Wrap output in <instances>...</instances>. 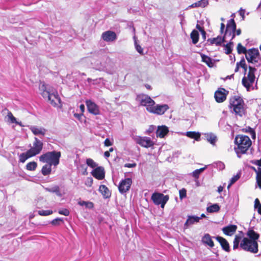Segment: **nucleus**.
I'll return each mask as SVG.
<instances>
[{
  "label": "nucleus",
  "mask_w": 261,
  "mask_h": 261,
  "mask_svg": "<svg viewBox=\"0 0 261 261\" xmlns=\"http://www.w3.org/2000/svg\"><path fill=\"white\" fill-rule=\"evenodd\" d=\"M234 151L239 158L242 154L246 153L252 144V142L249 137L245 135H239L236 136L234 139Z\"/></svg>",
  "instance_id": "f257e3e1"
},
{
  "label": "nucleus",
  "mask_w": 261,
  "mask_h": 261,
  "mask_svg": "<svg viewBox=\"0 0 261 261\" xmlns=\"http://www.w3.org/2000/svg\"><path fill=\"white\" fill-rule=\"evenodd\" d=\"M229 109L236 116H242L245 112V104L243 99L234 96L229 99Z\"/></svg>",
  "instance_id": "f03ea898"
},
{
  "label": "nucleus",
  "mask_w": 261,
  "mask_h": 261,
  "mask_svg": "<svg viewBox=\"0 0 261 261\" xmlns=\"http://www.w3.org/2000/svg\"><path fill=\"white\" fill-rule=\"evenodd\" d=\"M61 156L60 151H48L40 155L39 160L41 162L56 166L59 164Z\"/></svg>",
  "instance_id": "7ed1b4c3"
},
{
  "label": "nucleus",
  "mask_w": 261,
  "mask_h": 261,
  "mask_svg": "<svg viewBox=\"0 0 261 261\" xmlns=\"http://www.w3.org/2000/svg\"><path fill=\"white\" fill-rule=\"evenodd\" d=\"M245 57L248 62L253 64L254 66L258 67L261 65V58L257 49L253 48L248 49L246 53Z\"/></svg>",
  "instance_id": "20e7f679"
},
{
  "label": "nucleus",
  "mask_w": 261,
  "mask_h": 261,
  "mask_svg": "<svg viewBox=\"0 0 261 261\" xmlns=\"http://www.w3.org/2000/svg\"><path fill=\"white\" fill-rule=\"evenodd\" d=\"M240 247L245 251L253 253H256L258 251L257 242L247 238H244L242 240L240 243Z\"/></svg>",
  "instance_id": "39448f33"
},
{
  "label": "nucleus",
  "mask_w": 261,
  "mask_h": 261,
  "mask_svg": "<svg viewBox=\"0 0 261 261\" xmlns=\"http://www.w3.org/2000/svg\"><path fill=\"white\" fill-rule=\"evenodd\" d=\"M110 59L107 56H102L99 61L97 60L94 63L95 68L96 70L106 71L110 73Z\"/></svg>",
  "instance_id": "423d86ee"
},
{
  "label": "nucleus",
  "mask_w": 261,
  "mask_h": 261,
  "mask_svg": "<svg viewBox=\"0 0 261 261\" xmlns=\"http://www.w3.org/2000/svg\"><path fill=\"white\" fill-rule=\"evenodd\" d=\"M256 71L255 67L249 66V72L247 76H244L242 79V84L246 87L248 91L253 85L255 81L254 72Z\"/></svg>",
  "instance_id": "0eeeda50"
},
{
  "label": "nucleus",
  "mask_w": 261,
  "mask_h": 261,
  "mask_svg": "<svg viewBox=\"0 0 261 261\" xmlns=\"http://www.w3.org/2000/svg\"><path fill=\"white\" fill-rule=\"evenodd\" d=\"M137 100L140 105L146 107L148 112L151 111L153 106L155 105V102L150 97L145 94H140L137 97Z\"/></svg>",
  "instance_id": "6e6552de"
},
{
  "label": "nucleus",
  "mask_w": 261,
  "mask_h": 261,
  "mask_svg": "<svg viewBox=\"0 0 261 261\" xmlns=\"http://www.w3.org/2000/svg\"><path fill=\"white\" fill-rule=\"evenodd\" d=\"M236 29V24L234 19H230L227 24L225 33L223 36L225 41L228 38L231 41L234 38Z\"/></svg>",
  "instance_id": "1a4fd4ad"
},
{
  "label": "nucleus",
  "mask_w": 261,
  "mask_h": 261,
  "mask_svg": "<svg viewBox=\"0 0 261 261\" xmlns=\"http://www.w3.org/2000/svg\"><path fill=\"white\" fill-rule=\"evenodd\" d=\"M151 199L155 205H161V207L163 208L169 200V196L155 192L152 194Z\"/></svg>",
  "instance_id": "9d476101"
},
{
  "label": "nucleus",
  "mask_w": 261,
  "mask_h": 261,
  "mask_svg": "<svg viewBox=\"0 0 261 261\" xmlns=\"http://www.w3.org/2000/svg\"><path fill=\"white\" fill-rule=\"evenodd\" d=\"M44 95L46 96L48 100L51 105L54 107H58L61 105V99L56 90H51L50 93L45 92Z\"/></svg>",
  "instance_id": "9b49d317"
},
{
  "label": "nucleus",
  "mask_w": 261,
  "mask_h": 261,
  "mask_svg": "<svg viewBox=\"0 0 261 261\" xmlns=\"http://www.w3.org/2000/svg\"><path fill=\"white\" fill-rule=\"evenodd\" d=\"M43 142L37 138L35 137L33 143V146L29 150H28L29 153H30L33 156H34L41 152L43 149Z\"/></svg>",
  "instance_id": "f8f14e48"
},
{
  "label": "nucleus",
  "mask_w": 261,
  "mask_h": 261,
  "mask_svg": "<svg viewBox=\"0 0 261 261\" xmlns=\"http://www.w3.org/2000/svg\"><path fill=\"white\" fill-rule=\"evenodd\" d=\"M134 140L137 144L145 148L152 147L154 144L151 138L147 137L136 136L134 138Z\"/></svg>",
  "instance_id": "ddd939ff"
},
{
  "label": "nucleus",
  "mask_w": 261,
  "mask_h": 261,
  "mask_svg": "<svg viewBox=\"0 0 261 261\" xmlns=\"http://www.w3.org/2000/svg\"><path fill=\"white\" fill-rule=\"evenodd\" d=\"M132 184V180L130 178H127L122 180L118 186L120 193L124 194L127 192L129 190Z\"/></svg>",
  "instance_id": "4468645a"
},
{
  "label": "nucleus",
  "mask_w": 261,
  "mask_h": 261,
  "mask_svg": "<svg viewBox=\"0 0 261 261\" xmlns=\"http://www.w3.org/2000/svg\"><path fill=\"white\" fill-rule=\"evenodd\" d=\"M228 92L224 88H219L215 93V98L217 102H222L226 98Z\"/></svg>",
  "instance_id": "2eb2a0df"
},
{
  "label": "nucleus",
  "mask_w": 261,
  "mask_h": 261,
  "mask_svg": "<svg viewBox=\"0 0 261 261\" xmlns=\"http://www.w3.org/2000/svg\"><path fill=\"white\" fill-rule=\"evenodd\" d=\"M101 38L106 42H113L116 40L117 35L112 31H107L102 33Z\"/></svg>",
  "instance_id": "dca6fc26"
},
{
  "label": "nucleus",
  "mask_w": 261,
  "mask_h": 261,
  "mask_svg": "<svg viewBox=\"0 0 261 261\" xmlns=\"http://www.w3.org/2000/svg\"><path fill=\"white\" fill-rule=\"evenodd\" d=\"M169 109V107L167 105H158L155 106V105L153 106L151 111H150V113H152L154 114H156L158 115H162L165 113V112Z\"/></svg>",
  "instance_id": "f3484780"
},
{
  "label": "nucleus",
  "mask_w": 261,
  "mask_h": 261,
  "mask_svg": "<svg viewBox=\"0 0 261 261\" xmlns=\"http://www.w3.org/2000/svg\"><path fill=\"white\" fill-rule=\"evenodd\" d=\"M86 104L89 113L95 115H97L99 114V107L91 100H86Z\"/></svg>",
  "instance_id": "a211bd4d"
},
{
  "label": "nucleus",
  "mask_w": 261,
  "mask_h": 261,
  "mask_svg": "<svg viewBox=\"0 0 261 261\" xmlns=\"http://www.w3.org/2000/svg\"><path fill=\"white\" fill-rule=\"evenodd\" d=\"M91 174L96 179L101 180L105 177L104 168L102 167H96L91 172Z\"/></svg>",
  "instance_id": "6ab92c4d"
},
{
  "label": "nucleus",
  "mask_w": 261,
  "mask_h": 261,
  "mask_svg": "<svg viewBox=\"0 0 261 261\" xmlns=\"http://www.w3.org/2000/svg\"><path fill=\"white\" fill-rule=\"evenodd\" d=\"M201 219V217L195 216H188L187 221L184 224V229L188 228L190 226L198 222Z\"/></svg>",
  "instance_id": "aec40b11"
},
{
  "label": "nucleus",
  "mask_w": 261,
  "mask_h": 261,
  "mask_svg": "<svg viewBox=\"0 0 261 261\" xmlns=\"http://www.w3.org/2000/svg\"><path fill=\"white\" fill-rule=\"evenodd\" d=\"M29 128L35 135H41L44 136L46 132V129L44 127H38L35 125L30 126Z\"/></svg>",
  "instance_id": "412c9836"
},
{
  "label": "nucleus",
  "mask_w": 261,
  "mask_h": 261,
  "mask_svg": "<svg viewBox=\"0 0 261 261\" xmlns=\"http://www.w3.org/2000/svg\"><path fill=\"white\" fill-rule=\"evenodd\" d=\"M201 241L203 244L208 246L211 248H213L214 246V243L212 240V238L208 233L204 234L202 238Z\"/></svg>",
  "instance_id": "4be33fe9"
},
{
  "label": "nucleus",
  "mask_w": 261,
  "mask_h": 261,
  "mask_svg": "<svg viewBox=\"0 0 261 261\" xmlns=\"http://www.w3.org/2000/svg\"><path fill=\"white\" fill-rule=\"evenodd\" d=\"M237 226L235 225H229L222 228L224 233L227 236H232L236 231Z\"/></svg>",
  "instance_id": "5701e85b"
},
{
  "label": "nucleus",
  "mask_w": 261,
  "mask_h": 261,
  "mask_svg": "<svg viewBox=\"0 0 261 261\" xmlns=\"http://www.w3.org/2000/svg\"><path fill=\"white\" fill-rule=\"evenodd\" d=\"M168 132V128L167 126L165 125L159 126L156 132V135L158 137L163 138Z\"/></svg>",
  "instance_id": "b1692460"
},
{
  "label": "nucleus",
  "mask_w": 261,
  "mask_h": 261,
  "mask_svg": "<svg viewBox=\"0 0 261 261\" xmlns=\"http://www.w3.org/2000/svg\"><path fill=\"white\" fill-rule=\"evenodd\" d=\"M216 239L220 243L222 248L226 251H229V246L226 239L221 237H217Z\"/></svg>",
  "instance_id": "393cba45"
},
{
  "label": "nucleus",
  "mask_w": 261,
  "mask_h": 261,
  "mask_svg": "<svg viewBox=\"0 0 261 261\" xmlns=\"http://www.w3.org/2000/svg\"><path fill=\"white\" fill-rule=\"evenodd\" d=\"M224 41H225L224 38L219 36L216 38H210L207 40V42L211 45L216 44V45H220Z\"/></svg>",
  "instance_id": "a878e982"
},
{
  "label": "nucleus",
  "mask_w": 261,
  "mask_h": 261,
  "mask_svg": "<svg viewBox=\"0 0 261 261\" xmlns=\"http://www.w3.org/2000/svg\"><path fill=\"white\" fill-rule=\"evenodd\" d=\"M99 191L106 198H109L111 196L110 190L105 185H100L99 188Z\"/></svg>",
  "instance_id": "bb28decb"
},
{
  "label": "nucleus",
  "mask_w": 261,
  "mask_h": 261,
  "mask_svg": "<svg viewBox=\"0 0 261 261\" xmlns=\"http://www.w3.org/2000/svg\"><path fill=\"white\" fill-rule=\"evenodd\" d=\"M5 120L6 121L9 123H16L19 124L20 126L21 125V123H19L17 121L15 117L13 116L12 113L10 111L8 112V114L7 116L5 117Z\"/></svg>",
  "instance_id": "cd10ccee"
},
{
  "label": "nucleus",
  "mask_w": 261,
  "mask_h": 261,
  "mask_svg": "<svg viewBox=\"0 0 261 261\" xmlns=\"http://www.w3.org/2000/svg\"><path fill=\"white\" fill-rule=\"evenodd\" d=\"M200 55L202 62H204L210 67L213 66L214 63L212 61V59L210 57L202 54H201Z\"/></svg>",
  "instance_id": "c85d7f7f"
},
{
  "label": "nucleus",
  "mask_w": 261,
  "mask_h": 261,
  "mask_svg": "<svg viewBox=\"0 0 261 261\" xmlns=\"http://www.w3.org/2000/svg\"><path fill=\"white\" fill-rule=\"evenodd\" d=\"M33 156L30 153H29L28 150L26 152L22 153L19 155V161L21 163H24L28 159Z\"/></svg>",
  "instance_id": "c756f323"
},
{
  "label": "nucleus",
  "mask_w": 261,
  "mask_h": 261,
  "mask_svg": "<svg viewBox=\"0 0 261 261\" xmlns=\"http://www.w3.org/2000/svg\"><path fill=\"white\" fill-rule=\"evenodd\" d=\"M51 165H49L48 164L47 165L43 166L41 170L42 174L44 176L49 175L51 171Z\"/></svg>",
  "instance_id": "7c9ffc66"
},
{
  "label": "nucleus",
  "mask_w": 261,
  "mask_h": 261,
  "mask_svg": "<svg viewBox=\"0 0 261 261\" xmlns=\"http://www.w3.org/2000/svg\"><path fill=\"white\" fill-rule=\"evenodd\" d=\"M39 91L40 92V94L42 95V96L44 98H46V96L44 95V93L47 92L50 93L51 92V90L50 89H47V88L46 87V85L44 83H41L39 85Z\"/></svg>",
  "instance_id": "2f4dec72"
},
{
  "label": "nucleus",
  "mask_w": 261,
  "mask_h": 261,
  "mask_svg": "<svg viewBox=\"0 0 261 261\" xmlns=\"http://www.w3.org/2000/svg\"><path fill=\"white\" fill-rule=\"evenodd\" d=\"M191 38L192 40V42L193 44H196L199 39V33L197 31L193 30L191 33Z\"/></svg>",
  "instance_id": "473e14b6"
},
{
  "label": "nucleus",
  "mask_w": 261,
  "mask_h": 261,
  "mask_svg": "<svg viewBox=\"0 0 261 261\" xmlns=\"http://www.w3.org/2000/svg\"><path fill=\"white\" fill-rule=\"evenodd\" d=\"M45 190H46V191L49 192L55 193L58 196H61V194L60 191L59 187L58 186H55L51 188H46L45 189Z\"/></svg>",
  "instance_id": "72a5a7b5"
},
{
  "label": "nucleus",
  "mask_w": 261,
  "mask_h": 261,
  "mask_svg": "<svg viewBox=\"0 0 261 261\" xmlns=\"http://www.w3.org/2000/svg\"><path fill=\"white\" fill-rule=\"evenodd\" d=\"M247 236L249 237V239L255 240L256 241L259 238V234L255 232L253 230H249L247 232Z\"/></svg>",
  "instance_id": "f704fd0d"
},
{
  "label": "nucleus",
  "mask_w": 261,
  "mask_h": 261,
  "mask_svg": "<svg viewBox=\"0 0 261 261\" xmlns=\"http://www.w3.org/2000/svg\"><path fill=\"white\" fill-rule=\"evenodd\" d=\"M186 135L188 137L193 138L196 141L199 140L200 137V134L199 133H196L195 132H187Z\"/></svg>",
  "instance_id": "c9c22d12"
},
{
  "label": "nucleus",
  "mask_w": 261,
  "mask_h": 261,
  "mask_svg": "<svg viewBox=\"0 0 261 261\" xmlns=\"http://www.w3.org/2000/svg\"><path fill=\"white\" fill-rule=\"evenodd\" d=\"M254 170L256 174V182L258 187L261 188V168H258L257 170H256L254 168Z\"/></svg>",
  "instance_id": "e433bc0d"
},
{
  "label": "nucleus",
  "mask_w": 261,
  "mask_h": 261,
  "mask_svg": "<svg viewBox=\"0 0 261 261\" xmlns=\"http://www.w3.org/2000/svg\"><path fill=\"white\" fill-rule=\"evenodd\" d=\"M219 210L220 207L218 204H214L207 207V211L208 213L217 212Z\"/></svg>",
  "instance_id": "4c0bfd02"
},
{
  "label": "nucleus",
  "mask_w": 261,
  "mask_h": 261,
  "mask_svg": "<svg viewBox=\"0 0 261 261\" xmlns=\"http://www.w3.org/2000/svg\"><path fill=\"white\" fill-rule=\"evenodd\" d=\"M37 164L35 162H31L26 165V168L29 171H34L37 168Z\"/></svg>",
  "instance_id": "58836bf2"
},
{
  "label": "nucleus",
  "mask_w": 261,
  "mask_h": 261,
  "mask_svg": "<svg viewBox=\"0 0 261 261\" xmlns=\"http://www.w3.org/2000/svg\"><path fill=\"white\" fill-rule=\"evenodd\" d=\"M232 46L233 42L231 41L226 45H224V50L226 54L228 55L231 53Z\"/></svg>",
  "instance_id": "ea45409f"
},
{
  "label": "nucleus",
  "mask_w": 261,
  "mask_h": 261,
  "mask_svg": "<svg viewBox=\"0 0 261 261\" xmlns=\"http://www.w3.org/2000/svg\"><path fill=\"white\" fill-rule=\"evenodd\" d=\"M78 204L81 206H85L86 207L92 208L93 207V203L90 201H80Z\"/></svg>",
  "instance_id": "a19ab883"
},
{
  "label": "nucleus",
  "mask_w": 261,
  "mask_h": 261,
  "mask_svg": "<svg viewBox=\"0 0 261 261\" xmlns=\"http://www.w3.org/2000/svg\"><path fill=\"white\" fill-rule=\"evenodd\" d=\"M219 126L221 128H225L226 127V129H228L226 127H230V126L228 124H226V119L225 118H222L219 121L218 123Z\"/></svg>",
  "instance_id": "79ce46f5"
},
{
  "label": "nucleus",
  "mask_w": 261,
  "mask_h": 261,
  "mask_svg": "<svg viewBox=\"0 0 261 261\" xmlns=\"http://www.w3.org/2000/svg\"><path fill=\"white\" fill-rule=\"evenodd\" d=\"M206 139L208 142L212 144H214L217 140V137L214 134H210L207 135Z\"/></svg>",
  "instance_id": "37998d69"
},
{
  "label": "nucleus",
  "mask_w": 261,
  "mask_h": 261,
  "mask_svg": "<svg viewBox=\"0 0 261 261\" xmlns=\"http://www.w3.org/2000/svg\"><path fill=\"white\" fill-rule=\"evenodd\" d=\"M237 50L238 53L239 54H245L246 55V53L247 52L248 50L246 48L242 45L241 43H239L237 46Z\"/></svg>",
  "instance_id": "c03bdc74"
},
{
  "label": "nucleus",
  "mask_w": 261,
  "mask_h": 261,
  "mask_svg": "<svg viewBox=\"0 0 261 261\" xmlns=\"http://www.w3.org/2000/svg\"><path fill=\"white\" fill-rule=\"evenodd\" d=\"M53 213L52 210H39L38 213L40 216H48L52 214Z\"/></svg>",
  "instance_id": "a18cd8bd"
},
{
  "label": "nucleus",
  "mask_w": 261,
  "mask_h": 261,
  "mask_svg": "<svg viewBox=\"0 0 261 261\" xmlns=\"http://www.w3.org/2000/svg\"><path fill=\"white\" fill-rule=\"evenodd\" d=\"M240 178V175L237 174L236 175L233 176L230 180V183L228 184L227 186V189H229L231 186L235 182H236Z\"/></svg>",
  "instance_id": "49530a36"
},
{
  "label": "nucleus",
  "mask_w": 261,
  "mask_h": 261,
  "mask_svg": "<svg viewBox=\"0 0 261 261\" xmlns=\"http://www.w3.org/2000/svg\"><path fill=\"white\" fill-rule=\"evenodd\" d=\"M63 222V220L62 218H56L52 220L50 223L55 226L60 225Z\"/></svg>",
  "instance_id": "de8ad7c7"
},
{
  "label": "nucleus",
  "mask_w": 261,
  "mask_h": 261,
  "mask_svg": "<svg viewBox=\"0 0 261 261\" xmlns=\"http://www.w3.org/2000/svg\"><path fill=\"white\" fill-rule=\"evenodd\" d=\"M87 165L91 168H96L97 166L96 163L91 159H88L86 160Z\"/></svg>",
  "instance_id": "09e8293b"
},
{
  "label": "nucleus",
  "mask_w": 261,
  "mask_h": 261,
  "mask_svg": "<svg viewBox=\"0 0 261 261\" xmlns=\"http://www.w3.org/2000/svg\"><path fill=\"white\" fill-rule=\"evenodd\" d=\"M240 237H238L237 236H236L234 240H233V249H237L238 246H239V243H240Z\"/></svg>",
  "instance_id": "8fccbe9b"
},
{
  "label": "nucleus",
  "mask_w": 261,
  "mask_h": 261,
  "mask_svg": "<svg viewBox=\"0 0 261 261\" xmlns=\"http://www.w3.org/2000/svg\"><path fill=\"white\" fill-rule=\"evenodd\" d=\"M85 185L89 187L92 186L93 184V179L92 177H87L85 181Z\"/></svg>",
  "instance_id": "3c124183"
},
{
  "label": "nucleus",
  "mask_w": 261,
  "mask_h": 261,
  "mask_svg": "<svg viewBox=\"0 0 261 261\" xmlns=\"http://www.w3.org/2000/svg\"><path fill=\"white\" fill-rule=\"evenodd\" d=\"M186 190L185 189H182L179 191V197L180 199H182L186 197Z\"/></svg>",
  "instance_id": "603ef678"
},
{
  "label": "nucleus",
  "mask_w": 261,
  "mask_h": 261,
  "mask_svg": "<svg viewBox=\"0 0 261 261\" xmlns=\"http://www.w3.org/2000/svg\"><path fill=\"white\" fill-rule=\"evenodd\" d=\"M239 63V66H240L242 68H243L245 71L247 70V66L246 65L245 61L244 59L241 60Z\"/></svg>",
  "instance_id": "864d4df0"
},
{
  "label": "nucleus",
  "mask_w": 261,
  "mask_h": 261,
  "mask_svg": "<svg viewBox=\"0 0 261 261\" xmlns=\"http://www.w3.org/2000/svg\"><path fill=\"white\" fill-rule=\"evenodd\" d=\"M59 213L61 215H63L65 216H67L69 215V211L67 209H63L59 211Z\"/></svg>",
  "instance_id": "5fc2aeb1"
},
{
  "label": "nucleus",
  "mask_w": 261,
  "mask_h": 261,
  "mask_svg": "<svg viewBox=\"0 0 261 261\" xmlns=\"http://www.w3.org/2000/svg\"><path fill=\"white\" fill-rule=\"evenodd\" d=\"M135 48L137 51L141 55H143V49L141 47V46L139 45L135 44Z\"/></svg>",
  "instance_id": "6e6d98bb"
},
{
  "label": "nucleus",
  "mask_w": 261,
  "mask_h": 261,
  "mask_svg": "<svg viewBox=\"0 0 261 261\" xmlns=\"http://www.w3.org/2000/svg\"><path fill=\"white\" fill-rule=\"evenodd\" d=\"M104 144L106 146H110L113 144V143L109 139L107 138L104 142Z\"/></svg>",
  "instance_id": "4d7b16f0"
},
{
  "label": "nucleus",
  "mask_w": 261,
  "mask_h": 261,
  "mask_svg": "<svg viewBox=\"0 0 261 261\" xmlns=\"http://www.w3.org/2000/svg\"><path fill=\"white\" fill-rule=\"evenodd\" d=\"M199 2L201 7H205L208 4V1L206 0H200Z\"/></svg>",
  "instance_id": "13d9d810"
},
{
  "label": "nucleus",
  "mask_w": 261,
  "mask_h": 261,
  "mask_svg": "<svg viewBox=\"0 0 261 261\" xmlns=\"http://www.w3.org/2000/svg\"><path fill=\"white\" fill-rule=\"evenodd\" d=\"M253 129L251 127L248 126L246 127V128H243L242 129V131L244 133H250L253 130Z\"/></svg>",
  "instance_id": "bf43d9fd"
},
{
  "label": "nucleus",
  "mask_w": 261,
  "mask_h": 261,
  "mask_svg": "<svg viewBox=\"0 0 261 261\" xmlns=\"http://www.w3.org/2000/svg\"><path fill=\"white\" fill-rule=\"evenodd\" d=\"M137 164L136 163H127L124 165L125 167L127 168H134L136 166Z\"/></svg>",
  "instance_id": "052dcab7"
},
{
  "label": "nucleus",
  "mask_w": 261,
  "mask_h": 261,
  "mask_svg": "<svg viewBox=\"0 0 261 261\" xmlns=\"http://www.w3.org/2000/svg\"><path fill=\"white\" fill-rule=\"evenodd\" d=\"M200 2L199 1L192 4L191 6H190V7L191 8H196V7H200Z\"/></svg>",
  "instance_id": "680f3d73"
},
{
  "label": "nucleus",
  "mask_w": 261,
  "mask_h": 261,
  "mask_svg": "<svg viewBox=\"0 0 261 261\" xmlns=\"http://www.w3.org/2000/svg\"><path fill=\"white\" fill-rule=\"evenodd\" d=\"M199 174L200 173L198 172L197 169L195 170L192 173L193 176L195 178H198Z\"/></svg>",
  "instance_id": "e2e57ef3"
},
{
  "label": "nucleus",
  "mask_w": 261,
  "mask_h": 261,
  "mask_svg": "<svg viewBox=\"0 0 261 261\" xmlns=\"http://www.w3.org/2000/svg\"><path fill=\"white\" fill-rule=\"evenodd\" d=\"M259 205H261V204L260 203L258 199L256 198L254 201V208H257V206Z\"/></svg>",
  "instance_id": "0e129e2a"
},
{
  "label": "nucleus",
  "mask_w": 261,
  "mask_h": 261,
  "mask_svg": "<svg viewBox=\"0 0 261 261\" xmlns=\"http://www.w3.org/2000/svg\"><path fill=\"white\" fill-rule=\"evenodd\" d=\"M217 166H218V167L220 169V170H222L223 169H224L225 168V165L224 164L222 163V162H219L217 164Z\"/></svg>",
  "instance_id": "69168bd1"
},
{
  "label": "nucleus",
  "mask_w": 261,
  "mask_h": 261,
  "mask_svg": "<svg viewBox=\"0 0 261 261\" xmlns=\"http://www.w3.org/2000/svg\"><path fill=\"white\" fill-rule=\"evenodd\" d=\"M102 80L101 78L96 79L93 80L92 84H97L100 83V81Z\"/></svg>",
  "instance_id": "338daca9"
},
{
  "label": "nucleus",
  "mask_w": 261,
  "mask_h": 261,
  "mask_svg": "<svg viewBox=\"0 0 261 261\" xmlns=\"http://www.w3.org/2000/svg\"><path fill=\"white\" fill-rule=\"evenodd\" d=\"M254 163L256 165L261 166V159L260 160L255 161Z\"/></svg>",
  "instance_id": "774afa93"
}]
</instances>
